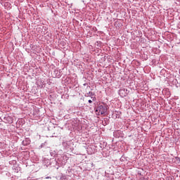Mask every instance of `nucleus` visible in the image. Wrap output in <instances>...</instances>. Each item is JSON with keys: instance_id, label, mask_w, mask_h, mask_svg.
<instances>
[{"instance_id": "1", "label": "nucleus", "mask_w": 180, "mask_h": 180, "mask_svg": "<svg viewBox=\"0 0 180 180\" xmlns=\"http://www.w3.org/2000/svg\"><path fill=\"white\" fill-rule=\"evenodd\" d=\"M96 113L98 116H100V115H106L108 113V107L103 105H98L96 110Z\"/></svg>"}, {"instance_id": "2", "label": "nucleus", "mask_w": 180, "mask_h": 180, "mask_svg": "<svg viewBox=\"0 0 180 180\" xmlns=\"http://www.w3.org/2000/svg\"><path fill=\"white\" fill-rule=\"evenodd\" d=\"M120 95L122 98H124V96H127V89H121L120 90Z\"/></svg>"}, {"instance_id": "3", "label": "nucleus", "mask_w": 180, "mask_h": 180, "mask_svg": "<svg viewBox=\"0 0 180 180\" xmlns=\"http://www.w3.org/2000/svg\"><path fill=\"white\" fill-rule=\"evenodd\" d=\"M89 103H92V100H89Z\"/></svg>"}, {"instance_id": "4", "label": "nucleus", "mask_w": 180, "mask_h": 180, "mask_svg": "<svg viewBox=\"0 0 180 180\" xmlns=\"http://www.w3.org/2000/svg\"><path fill=\"white\" fill-rule=\"evenodd\" d=\"M49 178H50V177H46V179H49Z\"/></svg>"}]
</instances>
